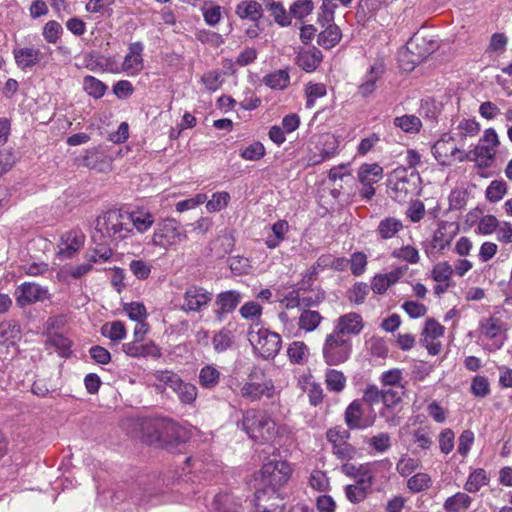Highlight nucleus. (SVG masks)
Wrapping results in <instances>:
<instances>
[{
    "label": "nucleus",
    "mask_w": 512,
    "mask_h": 512,
    "mask_svg": "<svg viewBox=\"0 0 512 512\" xmlns=\"http://www.w3.org/2000/svg\"><path fill=\"white\" fill-rule=\"evenodd\" d=\"M132 235L129 227L128 212L121 209H109L95 220L92 239L103 245L117 244Z\"/></svg>",
    "instance_id": "1"
},
{
    "label": "nucleus",
    "mask_w": 512,
    "mask_h": 512,
    "mask_svg": "<svg viewBox=\"0 0 512 512\" xmlns=\"http://www.w3.org/2000/svg\"><path fill=\"white\" fill-rule=\"evenodd\" d=\"M237 426L255 442L264 443L277 435L274 420L265 411L250 408L242 411V419Z\"/></svg>",
    "instance_id": "2"
},
{
    "label": "nucleus",
    "mask_w": 512,
    "mask_h": 512,
    "mask_svg": "<svg viewBox=\"0 0 512 512\" xmlns=\"http://www.w3.org/2000/svg\"><path fill=\"white\" fill-rule=\"evenodd\" d=\"M500 145L499 136L494 128H487L477 145L458 157L459 162L471 161L480 169L490 168L495 160L496 149Z\"/></svg>",
    "instance_id": "3"
},
{
    "label": "nucleus",
    "mask_w": 512,
    "mask_h": 512,
    "mask_svg": "<svg viewBox=\"0 0 512 512\" xmlns=\"http://www.w3.org/2000/svg\"><path fill=\"white\" fill-rule=\"evenodd\" d=\"M145 429L152 433L145 435V441L149 444L171 445L185 440V431L173 420L155 419L146 422Z\"/></svg>",
    "instance_id": "4"
},
{
    "label": "nucleus",
    "mask_w": 512,
    "mask_h": 512,
    "mask_svg": "<svg viewBox=\"0 0 512 512\" xmlns=\"http://www.w3.org/2000/svg\"><path fill=\"white\" fill-rule=\"evenodd\" d=\"M188 238L184 226L174 218H164L156 223L152 244L163 249L176 247Z\"/></svg>",
    "instance_id": "5"
},
{
    "label": "nucleus",
    "mask_w": 512,
    "mask_h": 512,
    "mask_svg": "<svg viewBox=\"0 0 512 512\" xmlns=\"http://www.w3.org/2000/svg\"><path fill=\"white\" fill-rule=\"evenodd\" d=\"M418 178L413 170L404 167L394 169L387 179L389 196L399 203L406 201L408 195L414 191Z\"/></svg>",
    "instance_id": "6"
},
{
    "label": "nucleus",
    "mask_w": 512,
    "mask_h": 512,
    "mask_svg": "<svg viewBox=\"0 0 512 512\" xmlns=\"http://www.w3.org/2000/svg\"><path fill=\"white\" fill-rule=\"evenodd\" d=\"M254 325L249 328V342L254 351L263 359H274L282 346V340L278 333L265 328L254 329Z\"/></svg>",
    "instance_id": "7"
},
{
    "label": "nucleus",
    "mask_w": 512,
    "mask_h": 512,
    "mask_svg": "<svg viewBox=\"0 0 512 512\" xmlns=\"http://www.w3.org/2000/svg\"><path fill=\"white\" fill-rule=\"evenodd\" d=\"M352 353V341L350 337H341L334 332L326 335L322 356L324 362L329 366H337L345 363Z\"/></svg>",
    "instance_id": "8"
},
{
    "label": "nucleus",
    "mask_w": 512,
    "mask_h": 512,
    "mask_svg": "<svg viewBox=\"0 0 512 512\" xmlns=\"http://www.w3.org/2000/svg\"><path fill=\"white\" fill-rule=\"evenodd\" d=\"M327 440L332 445L333 454L342 461H350L356 458L358 450L349 443L350 432L341 427H334L327 431Z\"/></svg>",
    "instance_id": "9"
},
{
    "label": "nucleus",
    "mask_w": 512,
    "mask_h": 512,
    "mask_svg": "<svg viewBox=\"0 0 512 512\" xmlns=\"http://www.w3.org/2000/svg\"><path fill=\"white\" fill-rule=\"evenodd\" d=\"M261 472L266 484L265 488L278 490L289 480L292 469L286 461L271 460L263 465Z\"/></svg>",
    "instance_id": "10"
},
{
    "label": "nucleus",
    "mask_w": 512,
    "mask_h": 512,
    "mask_svg": "<svg viewBox=\"0 0 512 512\" xmlns=\"http://www.w3.org/2000/svg\"><path fill=\"white\" fill-rule=\"evenodd\" d=\"M213 298L212 292L198 285L187 287L183 294V303L181 309L185 312H202L204 311Z\"/></svg>",
    "instance_id": "11"
},
{
    "label": "nucleus",
    "mask_w": 512,
    "mask_h": 512,
    "mask_svg": "<svg viewBox=\"0 0 512 512\" xmlns=\"http://www.w3.org/2000/svg\"><path fill=\"white\" fill-rule=\"evenodd\" d=\"M284 498L274 488L258 489L254 495V512H283Z\"/></svg>",
    "instance_id": "12"
},
{
    "label": "nucleus",
    "mask_w": 512,
    "mask_h": 512,
    "mask_svg": "<svg viewBox=\"0 0 512 512\" xmlns=\"http://www.w3.org/2000/svg\"><path fill=\"white\" fill-rule=\"evenodd\" d=\"M14 296L17 306L24 308L36 302L49 299V291L37 283L24 282L16 287Z\"/></svg>",
    "instance_id": "13"
},
{
    "label": "nucleus",
    "mask_w": 512,
    "mask_h": 512,
    "mask_svg": "<svg viewBox=\"0 0 512 512\" xmlns=\"http://www.w3.org/2000/svg\"><path fill=\"white\" fill-rule=\"evenodd\" d=\"M144 45L142 42H134L128 46V53L125 55L120 69H111L113 73H126L128 76H137L144 68L143 59Z\"/></svg>",
    "instance_id": "14"
},
{
    "label": "nucleus",
    "mask_w": 512,
    "mask_h": 512,
    "mask_svg": "<svg viewBox=\"0 0 512 512\" xmlns=\"http://www.w3.org/2000/svg\"><path fill=\"white\" fill-rule=\"evenodd\" d=\"M364 328L363 318L356 312H350L337 318L334 323V332L341 337L359 335Z\"/></svg>",
    "instance_id": "15"
},
{
    "label": "nucleus",
    "mask_w": 512,
    "mask_h": 512,
    "mask_svg": "<svg viewBox=\"0 0 512 512\" xmlns=\"http://www.w3.org/2000/svg\"><path fill=\"white\" fill-rule=\"evenodd\" d=\"M275 393L276 389L271 379L261 383L246 382L240 388V395L251 402L258 401L262 397L273 398Z\"/></svg>",
    "instance_id": "16"
},
{
    "label": "nucleus",
    "mask_w": 512,
    "mask_h": 512,
    "mask_svg": "<svg viewBox=\"0 0 512 512\" xmlns=\"http://www.w3.org/2000/svg\"><path fill=\"white\" fill-rule=\"evenodd\" d=\"M452 137L449 136L448 139L444 137L438 140L432 147V153L435 159L441 165H451L454 159L458 160V157H461V154H465V151L460 150L458 147L453 146L451 144Z\"/></svg>",
    "instance_id": "17"
},
{
    "label": "nucleus",
    "mask_w": 512,
    "mask_h": 512,
    "mask_svg": "<svg viewBox=\"0 0 512 512\" xmlns=\"http://www.w3.org/2000/svg\"><path fill=\"white\" fill-rule=\"evenodd\" d=\"M385 72V66L382 61H375L365 73L362 82L358 86V93L367 98L377 89V82L381 79Z\"/></svg>",
    "instance_id": "18"
},
{
    "label": "nucleus",
    "mask_w": 512,
    "mask_h": 512,
    "mask_svg": "<svg viewBox=\"0 0 512 512\" xmlns=\"http://www.w3.org/2000/svg\"><path fill=\"white\" fill-rule=\"evenodd\" d=\"M375 416L363 418L362 405L359 400L352 401L345 410V423L350 429H366L374 424Z\"/></svg>",
    "instance_id": "19"
},
{
    "label": "nucleus",
    "mask_w": 512,
    "mask_h": 512,
    "mask_svg": "<svg viewBox=\"0 0 512 512\" xmlns=\"http://www.w3.org/2000/svg\"><path fill=\"white\" fill-rule=\"evenodd\" d=\"M242 300V295L239 291L228 290L221 292L217 295L215 305V315L221 321L225 315L233 312Z\"/></svg>",
    "instance_id": "20"
},
{
    "label": "nucleus",
    "mask_w": 512,
    "mask_h": 512,
    "mask_svg": "<svg viewBox=\"0 0 512 512\" xmlns=\"http://www.w3.org/2000/svg\"><path fill=\"white\" fill-rule=\"evenodd\" d=\"M479 331L482 336L488 339H493L496 349L502 347L504 339V324L502 320L495 317L484 318L480 321Z\"/></svg>",
    "instance_id": "21"
},
{
    "label": "nucleus",
    "mask_w": 512,
    "mask_h": 512,
    "mask_svg": "<svg viewBox=\"0 0 512 512\" xmlns=\"http://www.w3.org/2000/svg\"><path fill=\"white\" fill-rule=\"evenodd\" d=\"M13 56L17 67L21 70H27L38 65L44 58V54L33 47L14 49Z\"/></svg>",
    "instance_id": "22"
},
{
    "label": "nucleus",
    "mask_w": 512,
    "mask_h": 512,
    "mask_svg": "<svg viewBox=\"0 0 512 512\" xmlns=\"http://www.w3.org/2000/svg\"><path fill=\"white\" fill-rule=\"evenodd\" d=\"M63 247L59 250V255L64 258H72L74 254L81 249L84 244L85 236L80 231H68L62 235Z\"/></svg>",
    "instance_id": "23"
},
{
    "label": "nucleus",
    "mask_w": 512,
    "mask_h": 512,
    "mask_svg": "<svg viewBox=\"0 0 512 512\" xmlns=\"http://www.w3.org/2000/svg\"><path fill=\"white\" fill-rule=\"evenodd\" d=\"M388 466L390 467L391 463L389 460H382V461H375V462H369L359 465V472L357 473V476L355 477L356 484L361 485L362 487L370 490L373 483L375 474L377 472V469L379 466Z\"/></svg>",
    "instance_id": "24"
},
{
    "label": "nucleus",
    "mask_w": 512,
    "mask_h": 512,
    "mask_svg": "<svg viewBox=\"0 0 512 512\" xmlns=\"http://www.w3.org/2000/svg\"><path fill=\"white\" fill-rule=\"evenodd\" d=\"M407 268H396L389 273L377 274L371 282V289L376 294H384L390 286L398 282Z\"/></svg>",
    "instance_id": "25"
},
{
    "label": "nucleus",
    "mask_w": 512,
    "mask_h": 512,
    "mask_svg": "<svg viewBox=\"0 0 512 512\" xmlns=\"http://www.w3.org/2000/svg\"><path fill=\"white\" fill-rule=\"evenodd\" d=\"M123 351L130 357H153L159 358L161 356V350L154 343L142 344L141 342H129L122 346Z\"/></svg>",
    "instance_id": "26"
},
{
    "label": "nucleus",
    "mask_w": 512,
    "mask_h": 512,
    "mask_svg": "<svg viewBox=\"0 0 512 512\" xmlns=\"http://www.w3.org/2000/svg\"><path fill=\"white\" fill-rule=\"evenodd\" d=\"M235 14L242 20L258 23L263 16V9L255 0H243L236 5Z\"/></svg>",
    "instance_id": "27"
},
{
    "label": "nucleus",
    "mask_w": 512,
    "mask_h": 512,
    "mask_svg": "<svg viewBox=\"0 0 512 512\" xmlns=\"http://www.w3.org/2000/svg\"><path fill=\"white\" fill-rule=\"evenodd\" d=\"M212 512H242L238 499L230 493H220L214 496L211 504Z\"/></svg>",
    "instance_id": "28"
},
{
    "label": "nucleus",
    "mask_w": 512,
    "mask_h": 512,
    "mask_svg": "<svg viewBox=\"0 0 512 512\" xmlns=\"http://www.w3.org/2000/svg\"><path fill=\"white\" fill-rule=\"evenodd\" d=\"M403 229V223L400 219L392 216L383 218L376 229V233L382 240L393 238Z\"/></svg>",
    "instance_id": "29"
},
{
    "label": "nucleus",
    "mask_w": 512,
    "mask_h": 512,
    "mask_svg": "<svg viewBox=\"0 0 512 512\" xmlns=\"http://www.w3.org/2000/svg\"><path fill=\"white\" fill-rule=\"evenodd\" d=\"M129 227L136 229L139 233L147 232L155 222L152 213L147 211L128 212Z\"/></svg>",
    "instance_id": "30"
},
{
    "label": "nucleus",
    "mask_w": 512,
    "mask_h": 512,
    "mask_svg": "<svg viewBox=\"0 0 512 512\" xmlns=\"http://www.w3.org/2000/svg\"><path fill=\"white\" fill-rule=\"evenodd\" d=\"M359 182H366L372 185L383 178V168L377 163H364L357 172Z\"/></svg>",
    "instance_id": "31"
},
{
    "label": "nucleus",
    "mask_w": 512,
    "mask_h": 512,
    "mask_svg": "<svg viewBox=\"0 0 512 512\" xmlns=\"http://www.w3.org/2000/svg\"><path fill=\"white\" fill-rule=\"evenodd\" d=\"M322 60V53L313 48L312 50L301 51L296 57L297 65L306 72L314 71Z\"/></svg>",
    "instance_id": "32"
},
{
    "label": "nucleus",
    "mask_w": 512,
    "mask_h": 512,
    "mask_svg": "<svg viewBox=\"0 0 512 512\" xmlns=\"http://www.w3.org/2000/svg\"><path fill=\"white\" fill-rule=\"evenodd\" d=\"M172 391L184 405H192L198 396L197 387L192 383L185 382L182 378H180L176 386L173 387Z\"/></svg>",
    "instance_id": "33"
},
{
    "label": "nucleus",
    "mask_w": 512,
    "mask_h": 512,
    "mask_svg": "<svg viewBox=\"0 0 512 512\" xmlns=\"http://www.w3.org/2000/svg\"><path fill=\"white\" fill-rule=\"evenodd\" d=\"M221 372L215 365L203 366L198 375V382L204 389H214L220 382Z\"/></svg>",
    "instance_id": "34"
},
{
    "label": "nucleus",
    "mask_w": 512,
    "mask_h": 512,
    "mask_svg": "<svg viewBox=\"0 0 512 512\" xmlns=\"http://www.w3.org/2000/svg\"><path fill=\"white\" fill-rule=\"evenodd\" d=\"M151 376L156 381L154 383L155 389L161 393L164 392L166 388L172 390L181 378L177 373L169 370H156Z\"/></svg>",
    "instance_id": "35"
},
{
    "label": "nucleus",
    "mask_w": 512,
    "mask_h": 512,
    "mask_svg": "<svg viewBox=\"0 0 512 512\" xmlns=\"http://www.w3.org/2000/svg\"><path fill=\"white\" fill-rule=\"evenodd\" d=\"M323 317L319 312L311 309H302L298 318V327L305 332H312L318 328Z\"/></svg>",
    "instance_id": "36"
},
{
    "label": "nucleus",
    "mask_w": 512,
    "mask_h": 512,
    "mask_svg": "<svg viewBox=\"0 0 512 512\" xmlns=\"http://www.w3.org/2000/svg\"><path fill=\"white\" fill-rule=\"evenodd\" d=\"M341 30L335 24H329L319 33L317 43L325 49L333 48L341 39Z\"/></svg>",
    "instance_id": "37"
},
{
    "label": "nucleus",
    "mask_w": 512,
    "mask_h": 512,
    "mask_svg": "<svg viewBox=\"0 0 512 512\" xmlns=\"http://www.w3.org/2000/svg\"><path fill=\"white\" fill-rule=\"evenodd\" d=\"M489 481L490 478L487 472L482 468H478L469 474L468 479L464 485V488L469 493H476L482 487L488 485Z\"/></svg>",
    "instance_id": "38"
},
{
    "label": "nucleus",
    "mask_w": 512,
    "mask_h": 512,
    "mask_svg": "<svg viewBox=\"0 0 512 512\" xmlns=\"http://www.w3.org/2000/svg\"><path fill=\"white\" fill-rule=\"evenodd\" d=\"M456 130V136L458 137L459 141L464 142L467 138L476 137L481 130V126L480 123L475 119L463 118L459 121Z\"/></svg>",
    "instance_id": "39"
},
{
    "label": "nucleus",
    "mask_w": 512,
    "mask_h": 512,
    "mask_svg": "<svg viewBox=\"0 0 512 512\" xmlns=\"http://www.w3.org/2000/svg\"><path fill=\"white\" fill-rule=\"evenodd\" d=\"M472 503V498L463 492H457L453 496L447 498L443 504V509L446 512H460L469 508Z\"/></svg>",
    "instance_id": "40"
},
{
    "label": "nucleus",
    "mask_w": 512,
    "mask_h": 512,
    "mask_svg": "<svg viewBox=\"0 0 512 512\" xmlns=\"http://www.w3.org/2000/svg\"><path fill=\"white\" fill-rule=\"evenodd\" d=\"M101 334L112 342L118 343L125 339L127 333L123 322L113 321L102 325Z\"/></svg>",
    "instance_id": "41"
},
{
    "label": "nucleus",
    "mask_w": 512,
    "mask_h": 512,
    "mask_svg": "<svg viewBox=\"0 0 512 512\" xmlns=\"http://www.w3.org/2000/svg\"><path fill=\"white\" fill-rule=\"evenodd\" d=\"M21 336V326L15 320H7L0 323V342H14Z\"/></svg>",
    "instance_id": "42"
},
{
    "label": "nucleus",
    "mask_w": 512,
    "mask_h": 512,
    "mask_svg": "<svg viewBox=\"0 0 512 512\" xmlns=\"http://www.w3.org/2000/svg\"><path fill=\"white\" fill-rule=\"evenodd\" d=\"M235 335L227 328H222L212 338V345L217 353H222L232 347Z\"/></svg>",
    "instance_id": "43"
},
{
    "label": "nucleus",
    "mask_w": 512,
    "mask_h": 512,
    "mask_svg": "<svg viewBox=\"0 0 512 512\" xmlns=\"http://www.w3.org/2000/svg\"><path fill=\"white\" fill-rule=\"evenodd\" d=\"M346 376L336 369H328L325 374V383L329 391L340 393L346 387Z\"/></svg>",
    "instance_id": "44"
},
{
    "label": "nucleus",
    "mask_w": 512,
    "mask_h": 512,
    "mask_svg": "<svg viewBox=\"0 0 512 512\" xmlns=\"http://www.w3.org/2000/svg\"><path fill=\"white\" fill-rule=\"evenodd\" d=\"M47 344L54 347L61 357H68L71 354L72 342L70 339L60 333H50L47 338Z\"/></svg>",
    "instance_id": "45"
},
{
    "label": "nucleus",
    "mask_w": 512,
    "mask_h": 512,
    "mask_svg": "<svg viewBox=\"0 0 512 512\" xmlns=\"http://www.w3.org/2000/svg\"><path fill=\"white\" fill-rule=\"evenodd\" d=\"M287 354L292 363L304 364L309 357V348L302 341H294L289 345Z\"/></svg>",
    "instance_id": "46"
},
{
    "label": "nucleus",
    "mask_w": 512,
    "mask_h": 512,
    "mask_svg": "<svg viewBox=\"0 0 512 512\" xmlns=\"http://www.w3.org/2000/svg\"><path fill=\"white\" fill-rule=\"evenodd\" d=\"M83 89L89 96L100 99L104 96L107 86L96 77L87 75L83 79Z\"/></svg>",
    "instance_id": "47"
},
{
    "label": "nucleus",
    "mask_w": 512,
    "mask_h": 512,
    "mask_svg": "<svg viewBox=\"0 0 512 512\" xmlns=\"http://www.w3.org/2000/svg\"><path fill=\"white\" fill-rule=\"evenodd\" d=\"M507 183L504 180H493L485 191L486 199L491 203H497L507 193Z\"/></svg>",
    "instance_id": "48"
},
{
    "label": "nucleus",
    "mask_w": 512,
    "mask_h": 512,
    "mask_svg": "<svg viewBox=\"0 0 512 512\" xmlns=\"http://www.w3.org/2000/svg\"><path fill=\"white\" fill-rule=\"evenodd\" d=\"M432 485V479L427 473H417L411 476L407 481L408 489L413 493H419L429 489Z\"/></svg>",
    "instance_id": "49"
},
{
    "label": "nucleus",
    "mask_w": 512,
    "mask_h": 512,
    "mask_svg": "<svg viewBox=\"0 0 512 512\" xmlns=\"http://www.w3.org/2000/svg\"><path fill=\"white\" fill-rule=\"evenodd\" d=\"M394 125L406 133H417L422 127V122L415 115H403L394 119Z\"/></svg>",
    "instance_id": "50"
},
{
    "label": "nucleus",
    "mask_w": 512,
    "mask_h": 512,
    "mask_svg": "<svg viewBox=\"0 0 512 512\" xmlns=\"http://www.w3.org/2000/svg\"><path fill=\"white\" fill-rule=\"evenodd\" d=\"M391 256L409 264H417L420 260L419 251L417 248L411 245H405L394 249L391 253Z\"/></svg>",
    "instance_id": "51"
},
{
    "label": "nucleus",
    "mask_w": 512,
    "mask_h": 512,
    "mask_svg": "<svg viewBox=\"0 0 512 512\" xmlns=\"http://www.w3.org/2000/svg\"><path fill=\"white\" fill-rule=\"evenodd\" d=\"M266 154L264 145L259 141H254L247 147L239 150V156L247 161H258L262 159Z\"/></svg>",
    "instance_id": "52"
},
{
    "label": "nucleus",
    "mask_w": 512,
    "mask_h": 512,
    "mask_svg": "<svg viewBox=\"0 0 512 512\" xmlns=\"http://www.w3.org/2000/svg\"><path fill=\"white\" fill-rule=\"evenodd\" d=\"M290 77L287 71L278 70L264 77L263 82L265 85L272 89L282 90L289 84Z\"/></svg>",
    "instance_id": "53"
},
{
    "label": "nucleus",
    "mask_w": 512,
    "mask_h": 512,
    "mask_svg": "<svg viewBox=\"0 0 512 512\" xmlns=\"http://www.w3.org/2000/svg\"><path fill=\"white\" fill-rule=\"evenodd\" d=\"M306 108H313L316 100L326 95V86L322 83H309L305 89Z\"/></svg>",
    "instance_id": "54"
},
{
    "label": "nucleus",
    "mask_w": 512,
    "mask_h": 512,
    "mask_svg": "<svg viewBox=\"0 0 512 512\" xmlns=\"http://www.w3.org/2000/svg\"><path fill=\"white\" fill-rule=\"evenodd\" d=\"M404 387L383 388L382 403L384 408H392L402 400Z\"/></svg>",
    "instance_id": "55"
},
{
    "label": "nucleus",
    "mask_w": 512,
    "mask_h": 512,
    "mask_svg": "<svg viewBox=\"0 0 512 512\" xmlns=\"http://www.w3.org/2000/svg\"><path fill=\"white\" fill-rule=\"evenodd\" d=\"M63 34V28L61 24L55 20L48 21L42 31V35L46 42L55 44Z\"/></svg>",
    "instance_id": "56"
},
{
    "label": "nucleus",
    "mask_w": 512,
    "mask_h": 512,
    "mask_svg": "<svg viewBox=\"0 0 512 512\" xmlns=\"http://www.w3.org/2000/svg\"><path fill=\"white\" fill-rule=\"evenodd\" d=\"M367 444L369 447H371L373 450L379 453H384L388 451L391 448V437L386 432L378 433L377 435L372 436L368 441Z\"/></svg>",
    "instance_id": "57"
},
{
    "label": "nucleus",
    "mask_w": 512,
    "mask_h": 512,
    "mask_svg": "<svg viewBox=\"0 0 512 512\" xmlns=\"http://www.w3.org/2000/svg\"><path fill=\"white\" fill-rule=\"evenodd\" d=\"M402 371L398 368H393L383 372L379 378L383 388L388 387H403L401 385Z\"/></svg>",
    "instance_id": "58"
},
{
    "label": "nucleus",
    "mask_w": 512,
    "mask_h": 512,
    "mask_svg": "<svg viewBox=\"0 0 512 512\" xmlns=\"http://www.w3.org/2000/svg\"><path fill=\"white\" fill-rule=\"evenodd\" d=\"M420 467V461L403 455L396 464L397 472L404 477L409 476Z\"/></svg>",
    "instance_id": "59"
},
{
    "label": "nucleus",
    "mask_w": 512,
    "mask_h": 512,
    "mask_svg": "<svg viewBox=\"0 0 512 512\" xmlns=\"http://www.w3.org/2000/svg\"><path fill=\"white\" fill-rule=\"evenodd\" d=\"M230 201V195L228 192H216L212 195V198L207 201L206 208L209 212H218L225 208Z\"/></svg>",
    "instance_id": "60"
},
{
    "label": "nucleus",
    "mask_w": 512,
    "mask_h": 512,
    "mask_svg": "<svg viewBox=\"0 0 512 512\" xmlns=\"http://www.w3.org/2000/svg\"><path fill=\"white\" fill-rule=\"evenodd\" d=\"M490 391V384L487 377L477 375L472 379L471 393L475 397H486L488 394H490Z\"/></svg>",
    "instance_id": "61"
},
{
    "label": "nucleus",
    "mask_w": 512,
    "mask_h": 512,
    "mask_svg": "<svg viewBox=\"0 0 512 512\" xmlns=\"http://www.w3.org/2000/svg\"><path fill=\"white\" fill-rule=\"evenodd\" d=\"M432 278L438 283L448 281L453 275V268L448 262H439L433 267Z\"/></svg>",
    "instance_id": "62"
},
{
    "label": "nucleus",
    "mask_w": 512,
    "mask_h": 512,
    "mask_svg": "<svg viewBox=\"0 0 512 512\" xmlns=\"http://www.w3.org/2000/svg\"><path fill=\"white\" fill-rule=\"evenodd\" d=\"M124 311L131 320L136 322L146 320L147 318L146 308L142 303L139 302H131L125 304Z\"/></svg>",
    "instance_id": "63"
},
{
    "label": "nucleus",
    "mask_w": 512,
    "mask_h": 512,
    "mask_svg": "<svg viewBox=\"0 0 512 512\" xmlns=\"http://www.w3.org/2000/svg\"><path fill=\"white\" fill-rule=\"evenodd\" d=\"M239 313L244 319L256 320L262 315V306L255 301H249L241 306Z\"/></svg>",
    "instance_id": "64"
}]
</instances>
